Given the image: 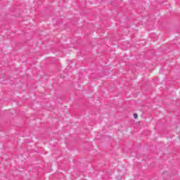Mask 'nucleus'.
I'll return each mask as SVG.
<instances>
[{"label": "nucleus", "mask_w": 180, "mask_h": 180, "mask_svg": "<svg viewBox=\"0 0 180 180\" xmlns=\"http://www.w3.org/2000/svg\"><path fill=\"white\" fill-rule=\"evenodd\" d=\"M134 119H137V114H134Z\"/></svg>", "instance_id": "nucleus-1"}]
</instances>
